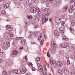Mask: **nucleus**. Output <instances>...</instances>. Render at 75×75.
I'll use <instances>...</instances> for the list:
<instances>
[{
  "label": "nucleus",
  "mask_w": 75,
  "mask_h": 75,
  "mask_svg": "<svg viewBox=\"0 0 75 75\" xmlns=\"http://www.w3.org/2000/svg\"><path fill=\"white\" fill-rule=\"evenodd\" d=\"M18 51L17 50H13V52L12 53V55H17V54H18Z\"/></svg>",
  "instance_id": "0eeeda50"
},
{
  "label": "nucleus",
  "mask_w": 75,
  "mask_h": 75,
  "mask_svg": "<svg viewBox=\"0 0 75 75\" xmlns=\"http://www.w3.org/2000/svg\"><path fill=\"white\" fill-rule=\"evenodd\" d=\"M35 37H38V33L37 32H35L34 33Z\"/></svg>",
  "instance_id": "e433bc0d"
},
{
  "label": "nucleus",
  "mask_w": 75,
  "mask_h": 75,
  "mask_svg": "<svg viewBox=\"0 0 75 75\" xmlns=\"http://www.w3.org/2000/svg\"><path fill=\"white\" fill-rule=\"evenodd\" d=\"M50 1V3H52V1H53V0H49Z\"/></svg>",
  "instance_id": "e2e57ef3"
},
{
  "label": "nucleus",
  "mask_w": 75,
  "mask_h": 75,
  "mask_svg": "<svg viewBox=\"0 0 75 75\" xmlns=\"http://www.w3.org/2000/svg\"><path fill=\"white\" fill-rule=\"evenodd\" d=\"M35 21H39V20H40V19L37 16H36L35 18Z\"/></svg>",
  "instance_id": "aec40b11"
},
{
  "label": "nucleus",
  "mask_w": 75,
  "mask_h": 75,
  "mask_svg": "<svg viewBox=\"0 0 75 75\" xmlns=\"http://www.w3.org/2000/svg\"><path fill=\"white\" fill-rule=\"evenodd\" d=\"M33 1L34 3H36L37 2L36 0H33Z\"/></svg>",
  "instance_id": "680f3d73"
},
{
  "label": "nucleus",
  "mask_w": 75,
  "mask_h": 75,
  "mask_svg": "<svg viewBox=\"0 0 75 75\" xmlns=\"http://www.w3.org/2000/svg\"><path fill=\"white\" fill-rule=\"evenodd\" d=\"M55 61H52V60H50V64L51 65H52V64H54V62Z\"/></svg>",
  "instance_id": "79ce46f5"
},
{
  "label": "nucleus",
  "mask_w": 75,
  "mask_h": 75,
  "mask_svg": "<svg viewBox=\"0 0 75 75\" xmlns=\"http://www.w3.org/2000/svg\"><path fill=\"white\" fill-rule=\"evenodd\" d=\"M32 3H33L32 0H29L28 2V6H30V5H31V4H32Z\"/></svg>",
  "instance_id": "a211bd4d"
},
{
  "label": "nucleus",
  "mask_w": 75,
  "mask_h": 75,
  "mask_svg": "<svg viewBox=\"0 0 75 75\" xmlns=\"http://www.w3.org/2000/svg\"><path fill=\"white\" fill-rule=\"evenodd\" d=\"M73 11H74V10L72 9L69 8L68 9V12H69V13H72Z\"/></svg>",
  "instance_id": "b1692460"
},
{
  "label": "nucleus",
  "mask_w": 75,
  "mask_h": 75,
  "mask_svg": "<svg viewBox=\"0 0 75 75\" xmlns=\"http://www.w3.org/2000/svg\"><path fill=\"white\" fill-rule=\"evenodd\" d=\"M37 12L38 14H41V11L40 10H38L37 11Z\"/></svg>",
  "instance_id": "603ef678"
},
{
  "label": "nucleus",
  "mask_w": 75,
  "mask_h": 75,
  "mask_svg": "<svg viewBox=\"0 0 75 75\" xmlns=\"http://www.w3.org/2000/svg\"><path fill=\"white\" fill-rule=\"evenodd\" d=\"M26 71H27V69L25 68H24L22 70V74H24V73H25Z\"/></svg>",
  "instance_id": "2eb2a0df"
},
{
  "label": "nucleus",
  "mask_w": 75,
  "mask_h": 75,
  "mask_svg": "<svg viewBox=\"0 0 75 75\" xmlns=\"http://www.w3.org/2000/svg\"><path fill=\"white\" fill-rule=\"evenodd\" d=\"M69 50L70 51H73V50H74V47H70L69 48Z\"/></svg>",
  "instance_id": "bb28decb"
},
{
  "label": "nucleus",
  "mask_w": 75,
  "mask_h": 75,
  "mask_svg": "<svg viewBox=\"0 0 75 75\" xmlns=\"http://www.w3.org/2000/svg\"><path fill=\"white\" fill-rule=\"evenodd\" d=\"M70 19L71 20H72V21H74L75 20V18H74V17H73L72 16H71L70 17Z\"/></svg>",
  "instance_id": "473e14b6"
},
{
  "label": "nucleus",
  "mask_w": 75,
  "mask_h": 75,
  "mask_svg": "<svg viewBox=\"0 0 75 75\" xmlns=\"http://www.w3.org/2000/svg\"><path fill=\"white\" fill-rule=\"evenodd\" d=\"M63 72H64L65 74H69V72L68 70L65 69V68H63Z\"/></svg>",
  "instance_id": "6e6552de"
},
{
  "label": "nucleus",
  "mask_w": 75,
  "mask_h": 75,
  "mask_svg": "<svg viewBox=\"0 0 75 75\" xmlns=\"http://www.w3.org/2000/svg\"><path fill=\"white\" fill-rule=\"evenodd\" d=\"M60 47L63 48H67L68 47L69 45L68 43H64L62 44H60L59 45Z\"/></svg>",
  "instance_id": "f03ea898"
},
{
  "label": "nucleus",
  "mask_w": 75,
  "mask_h": 75,
  "mask_svg": "<svg viewBox=\"0 0 75 75\" xmlns=\"http://www.w3.org/2000/svg\"><path fill=\"white\" fill-rule=\"evenodd\" d=\"M59 54L60 55H63L64 54V50H61L59 52Z\"/></svg>",
  "instance_id": "ddd939ff"
},
{
  "label": "nucleus",
  "mask_w": 75,
  "mask_h": 75,
  "mask_svg": "<svg viewBox=\"0 0 75 75\" xmlns=\"http://www.w3.org/2000/svg\"><path fill=\"white\" fill-rule=\"evenodd\" d=\"M6 6L5 7V8H8L9 7V4H6Z\"/></svg>",
  "instance_id": "a19ab883"
},
{
  "label": "nucleus",
  "mask_w": 75,
  "mask_h": 75,
  "mask_svg": "<svg viewBox=\"0 0 75 75\" xmlns=\"http://www.w3.org/2000/svg\"><path fill=\"white\" fill-rule=\"evenodd\" d=\"M27 17L28 18V19H31L32 18H33V17L31 16H29L28 15L27 16Z\"/></svg>",
  "instance_id": "7c9ffc66"
},
{
  "label": "nucleus",
  "mask_w": 75,
  "mask_h": 75,
  "mask_svg": "<svg viewBox=\"0 0 75 75\" xmlns=\"http://www.w3.org/2000/svg\"><path fill=\"white\" fill-rule=\"evenodd\" d=\"M42 36V33H41L40 34V36H39L38 37V40H40L41 39V37Z\"/></svg>",
  "instance_id": "393cba45"
},
{
  "label": "nucleus",
  "mask_w": 75,
  "mask_h": 75,
  "mask_svg": "<svg viewBox=\"0 0 75 75\" xmlns=\"http://www.w3.org/2000/svg\"><path fill=\"white\" fill-rule=\"evenodd\" d=\"M1 13L3 14H6V11L4 10H2L1 11Z\"/></svg>",
  "instance_id": "ea45409f"
},
{
  "label": "nucleus",
  "mask_w": 75,
  "mask_h": 75,
  "mask_svg": "<svg viewBox=\"0 0 75 75\" xmlns=\"http://www.w3.org/2000/svg\"><path fill=\"white\" fill-rule=\"evenodd\" d=\"M13 72H14V73L17 74H20V73L21 72V71L20 69H16L12 71Z\"/></svg>",
  "instance_id": "423d86ee"
},
{
  "label": "nucleus",
  "mask_w": 75,
  "mask_h": 75,
  "mask_svg": "<svg viewBox=\"0 0 75 75\" xmlns=\"http://www.w3.org/2000/svg\"><path fill=\"white\" fill-rule=\"evenodd\" d=\"M57 65L59 67H61L62 66L63 64L62 63V62L61 61H58L57 62Z\"/></svg>",
  "instance_id": "9d476101"
},
{
  "label": "nucleus",
  "mask_w": 75,
  "mask_h": 75,
  "mask_svg": "<svg viewBox=\"0 0 75 75\" xmlns=\"http://www.w3.org/2000/svg\"><path fill=\"white\" fill-rule=\"evenodd\" d=\"M70 7L71 9L73 10L75 9V6H74V5H71L70 6Z\"/></svg>",
  "instance_id": "4468645a"
},
{
  "label": "nucleus",
  "mask_w": 75,
  "mask_h": 75,
  "mask_svg": "<svg viewBox=\"0 0 75 75\" xmlns=\"http://www.w3.org/2000/svg\"><path fill=\"white\" fill-rule=\"evenodd\" d=\"M3 51L1 50V49L0 48V55H3Z\"/></svg>",
  "instance_id": "72a5a7b5"
},
{
  "label": "nucleus",
  "mask_w": 75,
  "mask_h": 75,
  "mask_svg": "<svg viewBox=\"0 0 75 75\" xmlns=\"http://www.w3.org/2000/svg\"><path fill=\"white\" fill-rule=\"evenodd\" d=\"M71 24L72 25H75V23L74 22H71Z\"/></svg>",
  "instance_id": "864d4df0"
},
{
  "label": "nucleus",
  "mask_w": 75,
  "mask_h": 75,
  "mask_svg": "<svg viewBox=\"0 0 75 75\" xmlns=\"http://www.w3.org/2000/svg\"><path fill=\"white\" fill-rule=\"evenodd\" d=\"M28 65H29V67H33V64L31 62H28Z\"/></svg>",
  "instance_id": "dca6fc26"
},
{
  "label": "nucleus",
  "mask_w": 75,
  "mask_h": 75,
  "mask_svg": "<svg viewBox=\"0 0 75 75\" xmlns=\"http://www.w3.org/2000/svg\"><path fill=\"white\" fill-rule=\"evenodd\" d=\"M54 34L56 36H58L59 34V32H58L57 30H55L54 31Z\"/></svg>",
  "instance_id": "f8f14e48"
},
{
  "label": "nucleus",
  "mask_w": 75,
  "mask_h": 75,
  "mask_svg": "<svg viewBox=\"0 0 75 75\" xmlns=\"http://www.w3.org/2000/svg\"><path fill=\"white\" fill-rule=\"evenodd\" d=\"M75 0H71L70 1V3H73V2H74L75 1Z\"/></svg>",
  "instance_id": "6e6d98bb"
},
{
  "label": "nucleus",
  "mask_w": 75,
  "mask_h": 75,
  "mask_svg": "<svg viewBox=\"0 0 75 75\" xmlns=\"http://www.w3.org/2000/svg\"><path fill=\"white\" fill-rule=\"evenodd\" d=\"M71 74L72 75H75V70H71Z\"/></svg>",
  "instance_id": "6ab92c4d"
},
{
  "label": "nucleus",
  "mask_w": 75,
  "mask_h": 75,
  "mask_svg": "<svg viewBox=\"0 0 75 75\" xmlns=\"http://www.w3.org/2000/svg\"><path fill=\"white\" fill-rule=\"evenodd\" d=\"M54 63H53V65H54V67H56L57 66V63H56V62L55 61H54Z\"/></svg>",
  "instance_id": "c9c22d12"
},
{
  "label": "nucleus",
  "mask_w": 75,
  "mask_h": 75,
  "mask_svg": "<svg viewBox=\"0 0 75 75\" xmlns=\"http://www.w3.org/2000/svg\"><path fill=\"white\" fill-rule=\"evenodd\" d=\"M50 12H48L46 13V15H47V16H49L50 15Z\"/></svg>",
  "instance_id": "09e8293b"
},
{
  "label": "nucleus",
  "mask_w": 75,
  "mask_h": 75,
  "mask_svg": "<svg viewBox=\"0 0 75 75\" xmlns=\"http://www.w3.org/2000/svg\"><path fill=\"white\" fill-rule=\"evenodd\" d=\"M3 7L5 8V7H6V4H4L3 6Z\"/></svg>",
  "instance_id": "bf43d9fd"
},
{
  "label": "nucleus",
  "mask_w": 75,
  "mask_h": 75,
  "mask_svg": "<svg viewBox=\"0 0 75 75\" xmlns=\"http://www.w3.org/2000/svg\"><path fill=\"white\" fill-rule=\"evenodd\" d=\"M1 62H3V60L0 59V63H1Z\"/></svg>",
  "instance_id": "0e129e2a"
},
{
  "label": "nucleus",
  "mask_w": 75,
  "mask_h": 75,
  "mask_svg": "<svg viewBox=\"0 0 75 75\" xmlns=\"http://www.w3.org/2000/svg\"><path fill=\"white\" fill-rule=\"evenodd\" d=\"M10 37L12 39H13V38H14V35H13L12 34H10Z\"/></svg>",
  "instance_id": "cd10ccee"
},
{
  "label": "nucleus",
  "mask_w": 75,
  "mask_h": 75,
  "mask_svg": "<svg viewBox=\"0 0 75 75\" xmlns=\"http://www.w3.org/2000/svg\"><path fill=\"white\" fill-rule=\"evenodd\" d=\"M70 30L71 33H74V29L70 28Z\"/></svg>",
  "instance_id": "c85d7f7f"
},
{
  "label": "nucleus",
  "mask_w": 75,
  "mask_h": 75,
  "mask_svg": "<svg viewBox=\"0 0 75 75\" xmlns=\"http://www.w3.org/2000/svg\"><path fill=\"white\" fill-rule=\"evenodd\" d=\"M56 46H57V45H56V44H55V43L53 42V47H54V48H55V47H56Z\"/></svg>",
  "instance_id": "37998d69"
},
{
  "label": "nucleus",
  "mask_w": 75,
  "mask_h": 75,
  "mask_svg": "<svg viewBox=\"0 0 75 75\" xmlns=\"http://www.w3.org/2000/svg\"><path fill=\"white\" fill-rule=\"evenodd\" d=\"M44 12H46V13H47L50 11V10H49V8H46L44 9Z\"/></svg>",
  "instance_id": "4be33fe9"
},
{
  "label": "nucleus",
  "mask_w": 75,
  "mask_h": 75,
  "mask_svg": "<svg viewBox=\"0 0 75 75\" xmlns=\"http://www.w3.org/2000/svg\"><path fill=\"white\" fill-rule=\"evenodd\" d=\"M32 44H36L34 42H31Z\"/></svg>",
  "instance_id": "13d9d810"
},
{
  "label": "nucleus",
  "mask_w": 75,
  "mask_h": 75,
  "mask_svg": "<svg viewBox=\"0 0 75 75\" xmlns=\"http://www.w3.org/2000/svg\"><path fill=\"white\" fill-rule=\"evenodd\" d=\"M41 59V57H38L37 58V63L38 64H37V66L39 67V69L40 70V71L42 72L43 71V67L41 65V64H40L41 63V62H39V61Z\"/></svg>",
  "instance_id": "f257e3e1"
},
{
  "label": "nucleus",
  "mask_w": 75,
  "mask_h": 75,
  "mask_svg": "<svg viewBox=\"0 0 75 75\" xmlns=\"http://www.w3.org/2000/svg\"><path fill=\"white\" fill-rule=\"evenodd\" d=\"M25 60L26 61H27V56H25V57L24 58H23V62H25Z\"/></svg>",
  "instance_id": "5701e85b"
},
{
  "label": "nucleus",
  "mask_w": 75,
  "mask_h": 75,
  "mask_svg": "<svg viewBox=\"0 0 75 75\" xmlns=\"http://www.w3.org/2000/svg\"><path fill=\"white\" fill-rule=\"evenodd\" d=\"M47 55L48 57H50V53L49 52V51H48V52H47Z\"/></svg>",
  "instance_id": "a18cd8bd"
},
{
  "label": "nucleus",
  "mask_w": 75,
  "mask_h": 75,
  "mask_svg": "<svg viewBox=\"0 0 75 75\" xmlns=\"http://www.w3.org/2000/svg\"><path fill=\"white\" fill-rule=\"evenodd\" d=\"M45 72H43V74L44 75H47V70H46V69L47 68H45Z\"/></svg>",
  "instance_id": "2f4dec72"
},
{
  "label": "nucleus",
  "mask_w": 75,
  "mask_h": 75,
  "mask_svg": "<svg viewBox=\"0 0 75 75\" xmlns=\"http://www.w3.org/2000/svg\"><path fill=\"white\" fill-rule=\"evenodd\" d=\"M57 3V1H55L54 2V4H56Z\"/></svg>",
  "instance_id": "774afa93"
},
{
  "label": "nucleus",
  "mask_w": 75,
  "mask_h": 75,
  "mask_svg": "<svg viewBox=\"0 0 75 75\" xmlns=\"http://www.w3.org/2000/svg\"><path fill=\"white\" fill-rule=\"evenodd\" d=\"M30 35L29 37V38H31L32 37V36H33V32H30L29 33Z\"/></svg>",
  "instance_id": "412c9836"
},
{
  "label": "nucleus",
  "mask_w": 75,
  "mask_h": 75,
  "mask_svg": "<svg viewBox=\"0 0 75 75\" xmlns=\"http://www.w3.org/2000/svg\"><path fill=\"white\" fill-rule=\"evenodd\" d=\"M57 72H58L59 74H61V73H62V70L60 69H59L57 71Z\"/></svg>",
  "instance_id": "f704fd0d"
},
{
  "label": "nucleus",
  "mask_w": 75,
  "mask_h": 75,
  "mask_svg": "<svg viewBox=\"0 0 75 75\" xmlns=\"http://www.w3.org/2000/svg\"><path fill=\"white\" fill-rule=\"evenodd\" d=\"M61 31L60 32L61 33V34H62V35H64V30L61 31Z\"/></svg>",
  "instance_id": "4c0bfd02"
},
{
  "label": "nucleus",
  "mask_w": 75,
  "mask_h": 75,
  "mask_svg": "<svg viewBox=\"0 0 75 75\" xmlns=\"http://www.w3.org/2000/svg\"><path fill=\"white\" fill-rule=\"evenodd\" d=\"M45 16V14H44L42 15V24H44L45 23H46L48 21V18L46 19V18Z\"/></svg>",
  "instance_id": "7ed1b4c3"
},
{
  "label": "nucleus",
  "mask_w": 75,
  "mask_h": 75,
  "mask_svg": "<svg viewBox=\"0 0 75 75\" xmlns=\"http://www.w3.org/2000/svg\"><path fill=\"white\" fill-rule=\"evenodd\" d=\"M32 69L33 71H34L35 70V68L34 67H32Z\"/></svg>",
  "instance_id": "8fccbe9b"
},
{
  "label": "nucleus",
  "mask_w": 75,
  "mask_h": 75,
  "mask_svg": "<svg viewBox=\"0 0 75 75\" xmlns=\"http://www.w3.org/2000/svg\"><path fill=\"white\" fill-rule=\"evenodd\" d=\"M1 47H4V44H2L1 45Z\"/></svg>",
  "instance_id": "052dcab7"
},
{
  "label": "nucleus",
  "mask_w": 75,
  "mask_h": 75,
  "mask_svg": "<svg viewBox=\"0 0 75 75\" xmlns=\"http://www.w3.org/2000/svg\"><path fill=\"white\" fill-rule=\"evenodd\" d=\"M21 42L22 45H25V40L24 39H22Z\"/></svg>",
  "instance_id": "9b49d317"
},
{
  "label": "nucleus",
  "mask_w": 75,
  "mask_h": 75,
  "mask_svg": "<svg viewBox=\"0 0 75 75\" xmlns=\"http://www.w3.org/2000/svg\"><path fill=\"white\" fill-rule=\"evenodd\" d=\"M6 28L7 30L9 31H11L13 30L12 28L11 27V26L10 25H7L6 26Z\"/></svg>",
  "instance_id": "39448f33"
},
{
  "label": "nucleus",
  "mask_w": 75,
  "mask_h": 75,
  "mask_svg": "<svg viewBox=\"0 0 75 75\" xmlns=\"http://www.w3.org/2000/svg\"><path fill=\"white\" fill-rule=\"evenodd\" d=\"M68 38H65L64 40H65L66 41H68Z\"/></svg>",
  "instance_id": "338daca9"
},
{
  "label": "nucleus",
  "mask_w": 75,
  "mask_h": 75,
  "mask_svg": "<svg viewBox=\"0 0 75 75\" xmlns=\"http://www.w3.org/2000/svg\"><path fill=\"white\" fill-rule=\"evenodd\" d=\"M66 58L67 59H69V56H67L66 57Z\"/></svg>",
  "instance_id": "4d7b16f0"
},
{
  "label": "nucleus",
  "mask_w": 75,
  "mask_h": 75,
  "mask_svg": "<svg viewBox=\"0 0 75 75\" xmlns=\"http://www.w3.org/2000/svg\"><path fill=\"white\" fill-rule=\"evenodd\" d=\"M41 43L42 44H43V43H44V40H42L41 41Z\"/></svg>",
  "instance_id": "3c124183"
},
{
  "label": "nucleus",
  "mask_w": 75,
  "mask_h": 75,
  "mask_svg": "<svg viewBox=\"0 0 75 75\" xmlns=\"http://www.w3.org/2000/svg\"><path fill=\"white\" fill-rule=\"evenodd\" d=\"M65 24V22H62V26H64Z\"/></svg>",
  "instance_id": "de8ad7c7"
},
{
  "label": "nucleus",
  "mask_w": 75,
  "mask_h": 75,
  "mask_svg": "<svg viewBox=\"0 0 75 75\" xmlns=\"http://www.w3.org/2000/svg\"><path fill=\"white\" fill-rule=\"evenodd\" d=\"M19 39H21V38L17 37L15 38V41H17Z\"/></svg>",
  "instance_id": "c756f323"
},
{
  "label": "nucleus",
  "mask_w": 75,
  "mask_h": 75,
  "mask_svg": "<svg viewBox=\"0 0 75 75\" xmlns=\"http://www.w3.org/2000/svg\"><path fill=\"white\" fill-rule=\"evenodd\" d=\"M59 29L60 31H62L64 30V28H60Z\"/></svg>",
  "instance_id": "49530a36"
},
{
  "label": "nucleus",
  "mask_w": 75,
  "mask_h": 75,
  "mask_svg": "<svg viewBox=\"0 0 75 75\" xmlns=\"http://www.w3.org/2000/svg\"><path fill=\"white\" fill-rule=\"evenodd\" d=\"M68 8V6H65L64 7V12H66L67 11V9Z\"/></svg>",
  "instance_id": "f3484780"
},
{
  "label": "nucleus",
  "mask_w": 75,
  "mask_h": 75,
  "mask_svg": "<svg viewBox=\"0 0 75 75\" xmlns=\"http://www.w3.org/2000/svg\"><path fill=\"white\" fill-rule=\"evenodd\" d=\"M4 44H5V45H6V47H9V45H10V43H7L6 42H5Z\"/></svg>",
  "instance_id": "a878e982"
},
{
  "label": "nucleus",
  "mask_w": 75,
  "mask_h": 75,
  "mask_svg": "<svg viewBox=\"0 0 75 75\" xmlns=\"http://www.w3.org/2000/svg\"><path fill=\"white\" fill-rule=\"evenodd\" d=\"M55 21L56 23L59 24V23H61V20L59 18H57L56 19Z\"/></svg>",
  "instance_id": "1a4fd4ad"
},
{
  "label": "nucleus",
  "mask_w": 75,
  "mask_h": 75,
  "mask_svg": "<svg viewBox=\"0 0 75 75\" xmlns=\"http://www.w3.org/2000/svg\"><path fill=\"white\" fill-rule=\"evenodd\" d=\"M67 65H69L70 64V61L69 60H68L67 61Z\"/></svg>",
  "instance_id": "c03bdc74"
},
{
  "label": "nucleus",
  "mask_w": 75,
  "mask_h": 75,
  "mask_svg": "<svg viewBox=\"0 0 75 75\" xmlns=\"http://www.w3.org/2000/svg\"><path fill=\"white\" fill-rule=\"evenodd\" d=\"M6 74H7V72H6L5 71H3L2 73V75H6Z\"/></svg>",
  "instance_id": "58836bf2"
},
{
  "label": "nucleus",
  "mask_w": 75,
  "mask_h": 75,
  "mask_svg": "<svg viewBox=\"0 0 75 75\" xmlns=\"http://www.w3.org/2000/svg\"><path fill=\"white\" fill-rule=\"evenodd\" d=\"M60 17H61V18H62L64 17V16H63V15H61Z\"/></svg>",
  "instance_id": "69168bd1"
},
{
  "label": "nucleus",
  "mask_w": 75,
  "mask_h": 75,
  "mask_svg": "<svg viewBox=\"0 0 75 75\" xmlns=\"http://www.w3.org/2000/svg\"><path fill=\"white\" fill-rule=\"evenodd\" d=\"M38 8H36L34 7H32L31 8L30 11L32 13H36L37 11H38Z\"/></svg>",
  "instance_id": "20e7f679"
},
{
  "label": "nucleus",
  "mask_w": 75,
  "mask_h": 75,
  "mask_svg": "<svg viewBox=\"0 0 75 75\" xmlns=\"http://www.w3.org/2000/svg\"><path fill=\"white\" fill-rule=\"evenodd\" d=\"M62 37L63 40H65V38H66V37L64 36H62Z\"/></svg>",
  "instance_id": "5fc2aeb1"
}]
</instances>
